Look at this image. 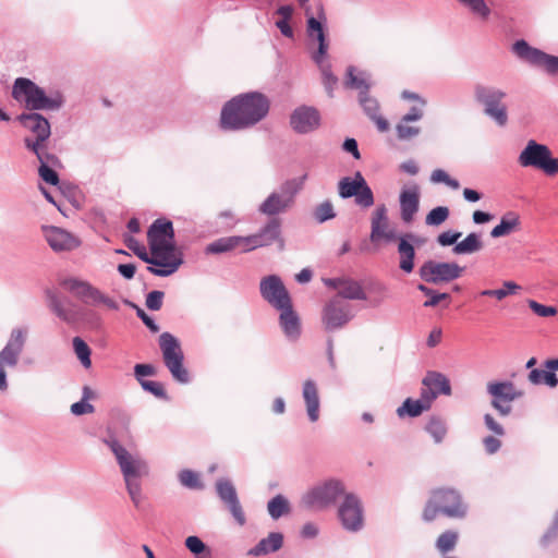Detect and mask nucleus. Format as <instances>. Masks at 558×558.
<instances>
[{"label":"nucleus","mask_w":558,"mask_h":558,"mask_svg":"<svg viewBox=\"0 0 558 558\" xmlns=\"http://www.w3.org/2000/svg\"><path fill=\"white\" fill-rule=\"evenodd\" d=\"M425 244V239L413 232L400 234L397 252L399 255V269L411 274L415 267L416 247Z\"/></svg>","instance_id":"obj_19"},{"label":"nucleus","mask_w":558,"mask_h":558,"mask_svg":"<svg viewBox=\"0 0 558 558\" xmlns=\"http://www.w3.org/2000/svg\"><path fill=\"white\" fill-rule=\"evenodd\" d=\"M342 481L329 478L310 488L302 497V505L307 509L324 510L336 505L340 496L345 495Z\"/></svg>","instance_id":"obj_9"},{"label":"nucleus","mask_w":558,"mask_h":558,"mask_svg":"<svg viewBox=\"0 0 558 558\" xmlns=\"http://www.w3.org/2000/svg\"><path fill=\"white\" fill-rule=\"evenodd\" d=\"M502 286H504V288H501V289H494V290L487 289V290H483L481 292V295H483V296H494L497 300L501 301L505 298H507L508 295L514 294V293H517L518 291L521 290V286H519L514 281H505L502 283Z\"/></svg>","instance_id":"obj_47"},{"label":"nucleus","mask_w":558,"mask_h":558,"mask_svg":"<svg viewBox=\"0 0 558 558\" xmlns=\"http://www.w3.org/2000/svg\"><path fill=\"white\" fill-rule=\"evenodd\" d=\"M179 481L182 486L189 489H203L204 485L199 478V475L189 469L182 470L179 473Z\"/></svg>","instance_id":"obj_51"},{"label":"nucleus","mask_w":558,"mask_h":558,"mask_svg":"<svg viewBox=\"0 0 558 558\" xmlns=\"http://www.w3.org/2000/svg\"><path fill=\"white\" fill-rule=\"evenodd\" d=\"M319 111L312 106L296 107L290 114V126L298 134H308L320 126Z\"/></svg>","instance_id":"obj_22"},{"label":"nucleus","mask_w":558,"mask_h":558,"mask_svg":"<svg viewBox=\"0 0 558 558\" xmlns=\"http://www.w3.org/2000/svg\"><path fill=\"white\" fill-rule=\"evenodd\" d=\"M158 343L165 366L170 372L172 378L180 384H189L191 377L189 371L183 365L184 353L179 339L172 333L165 331L159 336Z\"/></svg>","instance_id":"obj_7"},{"label":"nucleus","mask_w":558,"mask_h":558,"mask_svg":"<svg viewBox=\"0 0 558 558\" xmlns=\"http://www.w3.org/2000/svg\"><path fill=\"white\" fill-rule=\"evenodd\" d=\"M463 5L468 7L474 14L482 19H488L490 10L484 0H459Z\"/></svg>","instance_id":"obj_57"},{"label":"nucleus","mask_w":558,"mask_h":558,"mask_svg":"<svg viewBox=\"0 0 558 558\" xmlns=\"http://www.w3.org/2000/svg\"><path fill=\"white\" fill-rule=\"evenodd\" d=\"M521 225L520 216L515 211H507L500 219V222L490 231L494 239L509 235L519 230Z\"/></svg>","instance_id":"obj_33"},{"label":"nucleus","mask_w":558,"mask_h":558,"mask_svg":"<svg viewBox=\"0 0 558 558\" xmlns=\"http://www.w3.org/2000/svg\"><path fill=\"white\" fill-rule=\"evenodd\" d=\"M45 294L48 307L58 318L66 324H74L77 320V312L73 308V303L71 301H62L51 289H47Z\"/></svg>","instance_id":"obj_28"},{"label":"nucleus","mask_w":558,"mask_h":558,"mask_svg":"<svg viewBox=\"0 0 558 558\" xmlns=\"http://www.w3.org/2000/svg\"><path fill=\"white\" fill-rule=\"evenodd\" d=\"M306 10V35L310 40L317 41V50L312 54L313 61L319 66L323 75V84L329 97H333V90L338 83V77L331 72L330 64L324 63L327 57L329 44L326 36L327 17L323 5L318 8L317 17L308 15Z\"/></svg>","instance_id":"obj_3"},{"label":"nucleus","mask_w":558,"mask_h":558,"mask_svg":"<svg viewBox=\"0 0 558 558\" xmlns=\"http://www.w3.org/2000/svg\"><path fill=\"white\" fill-rule=\"evenodd\" d=\"M423 386L432 388L434 391H437V396L445 395L449 396L451 393V386L449 379L441 373L438 372H427L426 376L422 381Z\"/></svg>","instance_id":"obj_36"},{"label":"nucleus","mask_w":558,"mask_h":558,"mask_svg":"<svg viewBox=\"0 0 558 558\" xmlns=\"http://www.w3.org/2000/svg\"><path fill=\"white\" fill-rule=\"evenodd\" d=\"M19 122L28 131H31L35 138L25 137L24 145L27 148V143L44 144L51 135V126L49 121L38 112H24L17 117Z\"/></svg>","instance_id":"obj_23"},{"label":"nucleus","mask_w":558,"mask_h":558,"mask_svg":"<svg viewBox=\"0 0 558 558\" xmlns=\"http://www.w3.org/2000/svg\"><path fill=\"white\" fill-rule=\"evenodd\" d=\"M483 247L481 234L472 232L468 234L462 241L453 246V253L458 255L472 254L478 252Z\"/></svg>","instance_id":"obj_39"},{"label":"nucleus","mask_w":558,"mask_h":558,"mask_svg":"<svg viewBox=\"0 0 558 558\" xmlns=\"http://www.w3.org/2000/svg\"><path fill=\"white\" fill-rule=\"evenodd\" d=\"M377 220V225L379 229L384 232L385 230H388L389 227V218H388V210L387 207L384 204L378 205L375 210L372 214L371 219V231L374 229V223Z\"/></svg>","instance_id":"obj_54"},{"label":"nucleus","mask_w":558,"mask_h":558,"mask_svg":"<svg viewBox=\"0 0 558 558\" xmlns=\"http://www.w3.org/2000/svg\"><path fill=\"white\" fill-rule=\"evenodd\" d=\"M129 246L143 262L153 265L148 266L147 270L158 277H168L174 274L183 263L181 257H173L171 260L158 259L154 258V256L150 257L144 247Z\"/></svg>","instance_id":"obj_27"},{"label":"nucleus","mask_w":558,"mask_h":558,"mask_svg":"<svg viewBox=\"0 0 558 558\" xmlns=\"http://www.w3.org/2000/svg\"><path fill=\"white\" fill-rule=\"evenodd\" d=\"M450 215L449 208L446 206H437L433 208L425 218L427 226H439L445 222Z\"/></svg>","instance_id":"obj_55"},{"label":"nucleus","mask_w":558,"mask_h":558,"mask_svg":"<svg viewBox=\"0 0 558 558\" xmlns=\"http://www.w3.org/2000/svg\"><path fill=\"white\" fill-rule=\"evenodd\" d=\"M240 245L243 246V239L241 235L220 238V239L209 243L205 248V253L206 254L227 253Z\"/></svg>","instance_id":"obj_37"},{"label":"nucleus","mask_w":558,"mask_h":558,"mask_svg":"<svg viewBox=\"0 0 558 558\" xmlns=\"http://www.w3.org/2000/svg\"><path fill=\"white\" fill-rule=\"evenodd\" d=\"M341 300H366V293L356 281H343L339 295Z\"/></svg>","instance_id":"obj_42"},{"label":"nucleus","mask_w":558,"mask_h":558,"mask_svg":"<svg viewBox=\"0 0 558 558\" xmlns=\"http://www.w3.org/2000/svg\"><path fill=\"white\" fill-rule=\"evenodd\" d=\"M410 123L411 122H405L404 119L401 118L399 123L396 125L397 137L400 141H410L420 135L421 128Z\"/></svg>","instance_id":"obj_49"},{"label":"nucleus","mask_w":558,"mask_h":558,"mask_svg":"<svg viewBox=\"0 0 558 558\" xmlns=\"http://www.w3.org/2000/svg\"><path fill=\"white\" fill-rule=\"evenodd\" d=\"M506 98L507 93L497 86L482 83L474 85V100L483 108L484 114L499 126L508 122Z\"/></svg>","instance_id":"obj_6"},{"label":"nucleus","mask_w":558,"mask_h":558,"mask_svg":"<svg viewBox=\"0 0 558 558\" xmlns=\"http://www.w3.org/2000/svg\"><path fill=\"white\" fill-rule=\"evenodd\" d=\"M457 541V532L446 531L442 534H440L439 537L437 538L436 547L440 553L446 554L454 548Z\"/></svg>","instance_id":"obj_52"},{"label":"nucleus","mask_w":558,"mask_h":558,"mask_svg":"<svg viewBox=\"0 0 558 558\" xmlns=\"http://www.w3.org/2000/svg\"><path fill=\"white\" fill-rule=\"evenodd\" d=\"M512 51L519 59L531 65L542 68L550 75L558 74V57L530 46L526 40H517L512 46Z\"/></svg>","instance_id":"obj_13"},{"label":"nucleus","mask_w":558,"mask_h":558,"mask_svg":"<svg viewBox=\"0 0 558 558\" xmlns=\"http://www.w3.org/2000/svg\"><path fill=\"white\" fill-rule=\"evenodd\" d=\"M536 357H531L527 360L525 367L531 368L527 379L532 385H546L549 388H555L558 386V376L556 375V371H558V359H548L544 362L543 366L545 369L534 368L536 365Z\"/></svg>","instance_id":"obj_25"},{"label":"nucleus","mask_w":558,"mask_h":558,"mask_svg":"<svg viewBox=\"0 0 558 558\" xmlns=\"http://www.w3.org/2000/svg\"><path fill=\"white\" fill-rule=\"evenodd\" d=\"M27 328H13L5 345L0 351V366L14 368L19 364L27 340Z\"/></svg>","instance_id":"obj_21"},{"label":"nucleus","mask_w":558,"mask_h":558,"mask_svg":"<svg viewBox=\"0 0 558 558\" xmlns=\"http://www.w3.org/2000/svg\"><path fill=\"white\" fill-rule=\"evenodd\" d=\"M155 374L156 368L151 364H136L134 366V377L140 384L147 380L144 377L154 376Z\"/></svg>","instance_id":"obj_63"},{"label":"nucleus","mask_w":558,"mask_h":558,"mask_svg":"<svg viewBox=\"0 0 558 558\" xmlns=\"http://www.w3.org/2000/svg\"><path fill=\"white\" fill-rule=\"evenodd\" d=\"M62 284L65 289L86 303L90 302L93 305L104 304L107 308L112 311H119L120 308L119 303L116 300L102 293L88 281L68 278L63 280Z\"/></svg>","instance_id":"obj_14"},{"label":"nucleus","mask_w":558,"mask_h":558,"mask_svg":"<svg viewBox=\"0 0 558 558\" xmlns=\"http://www.w3.org/2000/svg\"><path fill=\"white\" fill-rule=\"evenodd\" d=\"M57 167H47L39 166L38 173L41 180L51 185H57L59 183V175L56 171Z\"/></svg>","instance_id":"obj_61"},{"label":"nucleus","mask_w":558,"mask_h":558,"mask_svg":"<svg viewBox=\"0 0 558 558\" xmlns=\"http://www.w3.org/2000/svg\"><path fill=\"white\" fill-rule=\"evenodd\" d=\"M529 307L539 317H550L557 314V308L555 306H547L541 304L534 300H529Z\"/></svg>","instance_id":"obj_59"},{"label":"nucleus","mask_w":558,"mask_h":558,"mask_svg":"<svg viewBox=\"0 0 558 558\" xmlns=\"http://www.w3.org/2000/svg\"><path fill=\"white\" fill-rule=\"evenodd\" d=\"M154 258L169 260L168 257L174 252V240L148 241Z\"/></svg>","instance_id":"obj_44"},{"label":"nucleus","mask_w":558,"mask_h":558,"mask_svg":"<svg viewBox=\"0 0 558 558\" xmlns=\"http://www.w3.org/2000/svg\"><path fill=\"white\" fill-rule=\"evenodd\" d=\"M72 342H73V350H74L77 359L80 360L81 364L85 368H89L92 366V360H90L92 350H90V348L81 337H74Z\"/></svg>","instance_id":"obj_46"},{"label":"nucleus","mask_w":558,"mask_h":558,"mask_svg":"<svg viewBox=\"0 0 558 558\" xmlns=\"http://www.w3.org/2000/svg\"><path fill=\"white\" fill-rule=\"evenodd\" d=\"M338 518L342 527L352 533L361 531L364 526L363 506L360 498L353 494L344 495L338 508Z\"/></svg>","instance_id":"obj_16"},{"label":"nucleus","mask_w":558,"mask_h":558,"mask_svg":"<svg viewBox=\"0 0 558 558\" xmlns=\"http://www.w3.org/2000/svg\"><path fill=\"white\" fill-rule=\"evenodd\" d=\"M307 174L299 179L288 180L281 184L280 190L270 193L259 205L258 211L263 215L276 218L275 216L286 213L294 203V197L303 187Z\"/></svg>","instance_id":"obj_8"},{"label":"nucleus","mask_w":558,"mask_h":558,"mask_svg":"<svg viewBox=\"0 0 558 558\" xmlns=\"http://www.w3.org/2000/svg\"><path fill=\"white\" fill-rule=\"evenodd\" d=\"M12 97L25 102V107L31 111L50 110L57 111L64 104L63 95L54 90L49 95L45 89L26 77H17L12 87Z\"/></svg>","instance_id":"obj_4"},{"label":"nucleus","mask_w":558,"mask_h":558,"mask_svg":"<svg viewBox=\"0 0 558 558\" xmlns=\"http://www.w3.org/2000/svg\"><path fill=\"white\" fill-rule=\"evenodd\" d=\"M417 290L424 293L428 299L423 303L424 307H435L441 301L450 300V294L446 292H437L436 290L427 287L426 284L420 283Z\"/></svg>","instance_id":"obj_45"},{"label":"nucleus","mask_w":558,"mask_h":558,"mask_svg":"<svg viewBox=\"0 0 558 558\" xmlns=\"http://www.w3.org/2000/svg\"><path fill=\"white\" fill-rule=\"evenodd\" d=\"M425 430L433 437L436 444H440L447 435V426L442 418L433 415L425 425Z\"/></svg>","instance_id":"obj_43"},{"label":"nucleus","mask_w":558,"mask_h":558,"mask_svg":"<svg viewBox=\"0 0 558 558\" xmlns=\"http://www.w3.org/2000/svg\"><path fill=\"white\" fill-rule=\"evenodd\" d=\"M44 235L53 252H71L81 245V240L70 231L54 226L43 227Z\"/></svg>","instance_id":"obj_24"},{"label":"nucleus","mask_w":558,"mask_h":558,"mask_svg":"<svg viewBox=\"0 0 558 558\" xmlns=\"http://www.w3.org/2000/svg\"><path fill=\"white\" fill-rule=\"evenodd\" d=\"M267 510L272 520H278L290 512L289 500L281 494L272 497L267 504Z\"/></svg>","instance_id":"obj_40"},{"label":"nucleus","mask_w":558,"mask_h":558,"mask_svg":"<svg viewBox=\"0 0 558 558\" xmlns=\"http://www.w3.org/2000/svg\"><path fill=\"white\" fill-rule=\"evenodd\" d=\"M259 292L262 298L276 310L292 302L281 278L277 275L264 277L259 282Z\"/></svg>","instance_id":"obj_20"},{"label":"nucleus","mask_w":558,"mask_h":558,"mask_svg":"<svg viewBox=\"0 0 558 558\" xmlns=\"http://www.w3.org/2000/svg\"><path fill=\"white\" fill-rule=\"evenodd\" d=\"M399 238H400V234H398L393 228H389L388 230H385L383 232L377 225V220L375 221L374 229H373V231H371V234H369V240L373 243L379 242L381 240H384L387 243H391V242H396V241L399 243Z\"/></svg>","instance_id":"obj_50"},{"label":"nucleus","mask_w":558,"mask_h":558,"mask_svg":"<svg viewBox=\"0 0 558 558\" xmlns=\"http://www.w3.org/2000/svg\"><path fill=\"white\" fill-rule=\"evenodd\" d=\"M27 149L36 155L39 166L61 167L60 159L54 154L47 150L45 143L40 145H37V143H27Z\"/></svg>","instance_id":"obj_38"},{"label":"nucleus","mask_w":558,"mask_h":558,"mask_svg":"<svg viewBox=\"0 0 558 558\" xmlns=\"http://www.w3.org/2000/svg\"><path fill=\"white\" fill-rule=\"evenodd\" d=\"M344 86L359 92V104L364 113L372 120L380 132L389 130L388 121L379 113V104L369 95L371 75L365 71L356 73L353 65L348 66Z\"/></svg>","instance_id":"obj_5"},{"label":"nucleus","mask_w":558,"mask_h":558,"mask_svg":"<svg viewBox=\"0 0 558 558\" xmlns=\"http://www.w3.org/2000/svg\"><path fill=\"white\" fill-rule=\"evenodd\" d=\"M140 385L143 388V390L151 393L156 398L162 399V400H168L167 391L161 383L154 381V380H146V381H142V384H140Z\"/></svg>","instance_id":"obj_58"},{"label":"nucleus","mask_w":558,"mask_h":558,"mask_svg":"<svg viewBox=\"0 0 558 558\" xmlns=\"http://www.w3.org/2000/svg\"><path fill=\"white\" fill-rule=\"evenodd\" d=\"M464 268L454 262L425 260L418 268L422 281L430 284L449 283L462 276Z\"/></svg>","instance_id":"obj_10"},{"label":"nucleus","mask_w":558,"mask_h":558,"mask_svg":"<svg viewBox=\"0 0 558 558\" xmlns=\"http://www.w3.org/2000/svg\"><path fill=\"white\" fill-rule=\"evenodd\" d=\"M105 442L116 457L132 502L138 508L143 499L141 478L149 473L147 462L130 453L114 437H109Z\"/></svg>","instance_id":"obj_2"},{"label":"nucleus","mask_w":558,"mask_h":558,"mask_svg":"<svg viewBox=\"0 0 558 558\" xmlns=\"http://www.w3.org/2000/svg\"><path fill=\"white\" fill-rule=\"evenodd\" d=\"M351 180L359 186V189L362 190L359 195L361 202H366V203H368V201L375 202L373 191L368 186L366 180L364 179L363 174L360 171H356L354 173V177L351 178Z\"/></svg>","instance_id":"obj_56"},{"label":"nucleus","mask_w":558,"mask_h":558,"mask_svg":"<svg viewBox=\"0 0 558 558\" xmlns=\"http://www.w3.org/2000/svg\"><path fill=\"white\" fill-rule=\"evenodd\" d=\"M432 497L433 502L440 509V513L446 517L462 519L466 515L468 507L457 489L438 488L433 490Z\"/></svg>","instance_id":"obj_18"},{"label":"nucleus","mask_w":558,"mask_h":558,"mask_svg":"<svg viewBox=\"0 0 558 558\" xmlns=\"http://www.w3.org/2000/svg\"><path fill=\"white\" fill-rule=\"evenodd\" d=\"M148 241L174 240L172 221L166 218L156 219L147 231Z\"/></svg>","instance_id":"obj_34"},{"label":"nucleus","mask_w":558,"mask_h":558,"mask_svg":"<svg viewBox=\"0 0 558 558\" xmlns=\"http://www.w3.org/2000/svg\"><path fill=\"white\" fill-rule=\"evenodd\" d=\"M353 316L351 305L348 302L333 298L324 306L322 322L325 330L332 332L344 327Z\"/></svg>","instance_id":"obj_17"},{"label":"nucleus","mask_w":558,"mask_h":558,"mask_svg":"<svg viewBox=\"0 0 558 558\" xmlns=\"http://www.w3.org/2000/svg\"><path fill=\"white\" fill-rule=\"evenodd\" d=\"M428 410V404H423V401L413 400L411 398H407L402 405L397 409V415L402 418L405 415L410 417H416L421 415L424 411Z\"/></svg>","instance_id":"obj_41"},{"label":"nucleus","mask_w":558,"mask_h":558,"mask_svg":"<svg viewBox=\"0 0 558 558\" xmlns=\"http://www.w3.org/2000/svg\"><path fill=\"white\" fill-rule=\"evenodd\" d=\"M302 397L308 420L312 423L317 422L319 418L320 400L317 385L313 379H306L303 383Z\"/></svg>","instance_id":"obj_31"},{"label":"nucleus","mask_w":558,"mask_h":558,"mask_svg":"<svg viewBox=\"0 0 558 558\" xmlns=\"http://www.w3.org/2000/svg\"><path fill=\"white\" fill-rule=\"evenodd\" d=\"M243 252H251L253 250L270 246L274 243L279 244V250L284 248V240L281 236V220L279 218H270L258 232L242 236Z\"/></svg>","instance_id":"obj_11"},{"label":"nucleus","mask_w":558,"mask_h":558,"mask_svg":"<svg viewBox=\"0 0 558 558\" xmlns=\"http://www.w3.org/2000/svg\"><path fill=\"white\" fill-rule=\"evenodd\" d=\"M185 547L196 557L199 558L205 554H211L210 548L195 535L189 536L184 541Z\"/></svg>","instance_id":"obj_53"},{"label":"nucleus","mask_w":558,"mask_h":558,"mask_svg":"<svg viewBox=\"0 0 558 558\" xmlns=\"http://www.w3.org/2000/svg\"><path fill=\"white\" fill-rule=\"evenodd\" d=\"M216 490L218 497L228 507L236 523L241 526L244 525L246 522L245 513L232 482L228 478H219L216 482Z\"/></svg>","instance_id":"obj_26"},{"label":"nucleus","mask_w":558,"mask_h":558,"mask_svg":"<svg viewBox=\"0 0 558 558\" xmlns=\"http://www.w3.org/2000/svg\"><path fill=\"white\" fill-rule=\"evenodd\" d=\"M314 219L318 223H324L328 220H331L336 217V211L333 209V205L329 199L324 201L318 204L313 211Z\"/></svg>","instance_id":"obj_48"},{"label":"nucleus","mask_w":558,"mask_h":558,"mask_svg":"<svg viewBox=\"0 0 558 558\" xmlns=\"http://www.w3.org/2000/svg\"><path fill=\"white\" fill-rule=\"evenodd\" d=\"M557 537H558V511L556 512V514L554 517L551 525L548 527V530L542 536L541 545L546 547Z\"/></svg>","instance_id":"obj_62"},{"label":"nucleus","mask_w":558,"mask_h":558,"mask_svg":"<svg viewBox=\"0 0 558 558\" xmlns=\"http://www.w3.org/2000/svg\"><path fill=\"white\" fill-rule=\"evenodd\" d=\"M518 162L522 167H534L551 177L554 170V157L548 146L530 140L520 153Z\"/></svg>","instance_id":"obj_12"},{"label":"nucleus","mask_w":558,"mask_h":558,"mask_svg":"<svg viewBox=\"0 0 558 558\" xmlns=\"http://www.w3.org/2000/svg\"><path fill=\"white\" fill-rule=\"evenodd\" d=\"M487 393L493 397L490 405L500 416H508L512 412V402L522 396L513 383L509 380L489 381L486 386Z\"/></svg>","instance_id":"obj_15"},{"label":"nucleus","mask_w":558,"mask_h":558,"mask_svg":"<svg viewBox=\"0 0 558 558\" xmlns=\"http://www.w3.org/2000/svg\"><path fill=\"white\" fill-rule=\"evenodd\" d=\"M361 189L351 180L350 177H343L338 182V193L339 196L343 199L355 197V204L362 208H368L374 205V201H371V203L361 202L360 201V193Z\"/></svg>","instance_id":"obj_35"},{"label":"nucleus","mask_w":558,"mask_h":558,"mask_svg":"<svg viewBox=\"0 0 558 558\" xmlns=\"http://www.w3.org/2000/svg\"><path fill=\"white\" fill-rule=\"evenodd\" d=\"M484 424L495 435L501 437L506 434L505 428L494 418L489 413H486L483 417Z\"/></svg>","instance_id":"obj_64"},{"label":"nucleus","mask_w":558,"mask_h":558,"mask_svg":"<svg viewBox=\"0 0 558 558\" xmlns=\"http://www.w3.org/2000/svg\"><path fill=\"white\" fill-rule=\"evenodd\" d=\"M270 109L268 97L259 92L240 94L222 107L220 125L223 130L250 129L264 120Z\"/></svg>","instance_id":"obj_1"},{"label":"nucleus","mask_w":558,"mask_h":558,"mask_svg":"<svg viewBox=\"0 0 558 558\" xmlns=\"http://www.w3.org/2000/svg\"><path fill=\"white\" fill-rule=\"evenodd\" d=\"M400 214L401 219L405 223L413 221L415 214L420 208V189L416 184H413L409 189H402L400 196Z\"/></svg>","instance_id":"obj_29"},{"label":"nucleus","mask_w":558,"mask_h":558,"mask_svg":"<svg viewBox=\"0 0 558 558\" xmlns=\"http://www.w3.org/2000/svg\"><path fill=\"white\" fill-rule=\"evenodd\" d=\"M165 293L160 290L150 291L146 295V306L150 311H159L162 306Z\"/></svg>","instance_id":"obj_60"},{"label":"nucleus","mask_w":558,"mask_h":558,"mask_svg":"<svg viewBox=\"0 0 558 558\" xmlns=\"http://www.w3.org/2000/svg\"><path fill=\"white\" fill-rule=\"evenodd\" d=\"M283 545V535L280 532H271L265 538H262L254 547L248 550V555L259 557L278 551Z\"/></svg>","instance_id":"obj_32"},{"label":"nucleus","mask_w":558,"mask_h":558,"mask_svg":"<svg viewBox=\"0 0 558 558\" xmlns=\"http://www.w3.org/2000/svg\"><path fill=\"white\" fill-rule=\"evenodd\" d=\"M279 315V325L290 341H295L301 336V322L299 315L293 310L292 302L281 308Z\"/></svg>","instance_id":"obj_30"}]
</instances>
